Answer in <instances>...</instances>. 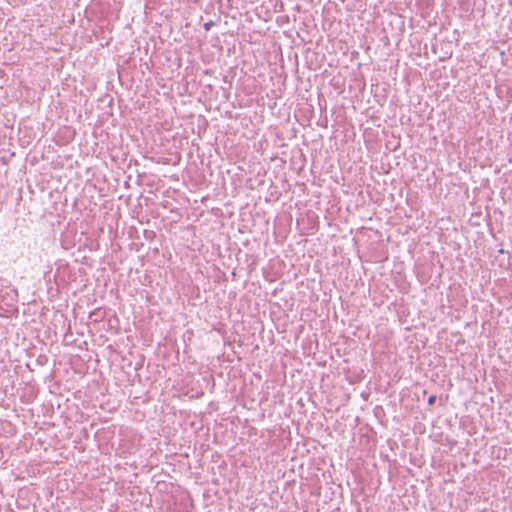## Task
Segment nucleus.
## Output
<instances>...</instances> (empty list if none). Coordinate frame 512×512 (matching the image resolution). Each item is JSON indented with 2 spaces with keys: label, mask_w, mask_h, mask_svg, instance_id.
<instances>
[{
  "label": "nucleus",
  "mask_w": 512,
  "mask_h": 512,
  "mask_svg": "<svg viewBox=\"0 0 512 512\" xmlns=\"http://www.w3.org/2000/svg\"><path fill=\"white\" fill-rule=\"evenodd\" d=\"M212 26H213V22H212V21L207 22V23H205V24H204V29H205L206 31H208V30H210V28H211Z\"/></svg>",
  "instance_id": "f03ea898"
},
{
  "label": "nucleus",
  "mask_w": 512,
  "mask_h": 512,
  "mask_svg": "<svg viewBox=\"0 0 512 512\" xmlns=\"http://www.w3.org/2000/svg\"><path fill=\"white\" fill-rule=\"evenodd\" d=\"M435 402H436V396L435 395H431L428 398V405L432 406V405H434Z\"/></svg>",
  "instance_id": "f257e3e1"
}]
</instances>
